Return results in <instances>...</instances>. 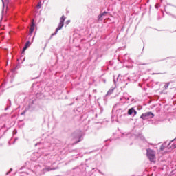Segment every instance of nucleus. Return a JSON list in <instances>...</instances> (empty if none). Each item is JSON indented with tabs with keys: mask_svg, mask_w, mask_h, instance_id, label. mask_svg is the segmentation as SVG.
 Segmentation results:
<instances>
[{
	"mask_svg": "<svg viewBox=\"0 0 176 176\" xmlns=\"http://www.w3.org/2000/svg\"><path fill=\"white\" fill-rule=\"evenodd\" d=\"M91 163H94V158L91 157L85 160V175L86 176H96V168L91 167Z\"/></svg>",
	"mask_w": 176,
	"mask_h": 176,
	"instance_id": "nucleus-1",
	"label": "nucleus"
},
{
	"mask_svg": "<svg viewBox=\"0 0 176 176\" xmlns=\"http://www.w3.org/2000/svg\"><path fill=\"white\" fill-rule=\"evenodd\" d=\"M27 102H28L27 109L30 112H32V111H35V109H36L39 105V102L38 99H36L35 98H34L32 95H30L29 96V99L27 101Z\"/></svg>",
	"mask_w": 176,
	"mask_h": 176,
	"instance_id": "nucleus-2",
	"label": "nucleus"
},
{
	"mask_svg": "<svg viewBox=\"0 0 176 176\" xmlns=\"http://www.w3.org/2000/svg\"><path fill=\"white\" fill-rule=\"evenodd\" d=\"M83 135H85V133L80 129H77L73 132L72 134V140L74 141L73 145H76V144H79V142L83 141Z\"/></svg>",
	"mask_w": 176,
	"mask_h": 176,
	"instance_id": "nucleus-3",
	"label": "nucleus"
},
{
	"mask_svg": "<svg viewBox=\"0 0 176 176\" xmlns=\"http://www.w3.org/2000/svg\"><path fill=\"white\" fill-rule=\"evenodd\" d=\"M29 99L30 96L28 97L25 93H22L18 95V96L16 98V102L18 104H23V105H25Z\"/></svg>",
	"mask_w": 176,
	"mask_h": 176,
	"instance_id": "nucleus-4",
	"label": "nucleus"
},
{
	"mask_svg": "<svg viewBox=\"0 0 176 176\" xmlns=\"http://www.w3.org/2000/svg\"><path fill=\"white\" fill-rule=\"evenodd\" d=\"M65 19H67V17L64 15H63L60 19V22L58 23V27L56 28L54 33H52L50 37V38L48 39V41H50V39H52V38H53V36H54V35H57V32H58L60 31V30H61L63 28V27H64V21H65Z\"/></svg>",
	"mask_w": 176,
	"mask_h": 176,
	"instance_id": "nucleus-5",
	"label": "nucleus"
},
{
	"mask_svg": "<svg viewBox=\"0 0 176 176\" xmlns=\"http://www.w3.org/2000/svg\"><path fill=\"white\" fill-rule=\"evenodd\" d=\"M65 19H67V17L64 15H63L60 19V22L58 23V27L56 28L54 33H52L50 37V38L48 39V41H50V39H52V38H53V36H54V35H57V32H58L60 31V30H61L63 28V27H64V21H65Z\"/></svg>",
	"mask_w": 176,
	"mask_h": 176,
	"instance_id": "nucleus-6",
	"label": "nucleus"
},
{
	"mask_svg": "<svg viewBox=\"0 0 176 176\" xmlns=\"http://www.w3.org/2000/svg\"><path fill=\"white\" fill-rule=\"evenodd\" d=\"M146 156L148 159L150 160V162H155L156 160V155H155V151L151 149V148H147L146 149Z\"/></svg>",
	"mask_w": 176,
	"mask_h": 176,
	"instance_id": "nucleus-7",
	"label": "nucleus"
},
{
	"mask_svg": "<svg viewBox=\"0 0 176 176\" xmlns=\"http://www.w3.org/2000/svg\"><path fill=\"white\" fill-rule=\"evenodd\" d=\"M155 114L152 111L146 112L140 116V119L142 120H149V119H153Z\"/></svg>",
	"mask_w": 176,
	"mask_h": 176,
	"instance_id": "nucleus-8",
	"label": "nucleus"
},
{
	"mask_svg": "<svg viewBox=\"0 0 176 176\" xmlns=\"http://www.w3.org/2000/svg\"><path fill=\"white\" fill-rule=\"evenodd\" d=\"M58 168V166H56V162L50 163V165L46 166L43 169L44 171H53L54 170H57Z\"/></svg>",
	"mask_w": 176,
	"mask_h": 176,
	"instance_id": "nucleus-9",
	"label": "nucleus"
},
{
	"mask_svg": "<svg viewBox=\"0 0 176 176\" xmlns=\"http://www.w3.org/2000/svg\"><path fill=\"white\" fill-rule=\"evenodd\" d=\"M121 134L122 138H129V140H135L137 138L135 135H132L131 133H122Z\"/></svg>",
	"mask_w": 176,
	"mask_h": 176,
	"instance_id": "nucleus-10",
	"label": "nucleus"
},
{
	"mask_svg": "<svg viewBox=\"0 0 176 176\" xmlns=\"http://www.w3.org/2000/svg\"><path fill=\"white\" fill-rule=\"evenodd\" d=\"M30 46H31V41H28L25 43V45H24V47H23V48L22 50V52H21V56H24V53H25V50H27V49H28Z\"/></svg>",
	"mask_w": 176,
	"mask_h": 176,
	"instance_id": "nucleus-11",
	"label": "nucleus"
},
{
	"mask_svg": "<svg viewBox=\"0 0 176 176\" xmlns=\"http://www.w3.org/2000/svg\"><path fill=\"white\" fill-rule=\"evenodd\" d=\"M128 115L131 116L133 115V116H135L137 115V110L134 109V107H132L128 110Z\"/></svg>",
	"mask_w": 176,
	"mask_h": 176,
	"instance_id": "nucleus-12",
	"label": "nucleus"
},
{
	"mask_svg": "<svg viewBox=\"0 0 176 176\" xmlns=\"http://www.w3.org/2000/svg\"><path fill=\"white\" fill-rule=\"evenodd\" d=\"M122 60L124 61V63H129L131 58H130V56L127 54H125L124 56H121Z\"/></svg>",
	"mask_w": 176,
	"mask_h": 176,
	"instance_id": "nucleus-13",
	"label": "nucleus"
},
{
	"mask_svg": "<svg viewBox=\"0 0 176 176\" xmlns=\"http://www.w3.org/2000/svg\"><path fill=\"white\" fill-rule=\"evenodd\" d=\"M126 102H127L126 99H124V98L122 96L120 98V102L116 104V107H118V105H124V104H126Z\"/></svg>",
	"mask_w": 176,
	"mask_h": 176,
	"instance_id": "nucleus-14",
	"label": "nucleus"
},
{
	"mask_svg": "<svg viewBox=\"0 0 176 176\" xmlns=\"http://www.w3.org/2000/svg\"><path fill=\"white\" fill-rule=\"evenodd\" d=\"M36 98L42 100L43 98H45V95L42 92L38 91L36 94Z\"/></svg>",
	"mask_w": 176,
	"mask_h": 176,
	"instance_id": "nucleus-15",
	"label": "nucleus"
},
{
	"mask_svg": "<svg viewBox=\"0 0 176 176\" xmlns=\"http://www.w3.org/2000/svg\"><path fill=\"white\" fill-rule=\"evenodd\" d=\"M36 26V25L35 24V23L33 22L30 27V31L29 35H32Z\"/></svg>",
	"mask_w": 176,
	"mask_h": 176,
	"instance_id": "nucleus-16",
	"label": "nucleus"
},
{
	"mask_svg": "<svg viewBox=\"0 0 176 176\" xmlns=\"http://www.w3.org/2000/svg\"><path fill=\"white\" fill-rule=\"evenodd\" d=\"M10 107H12V101L10 100V99H8L6 107L4 109V111H8V109H9Z\"/></svg>",
	"mask_w": 176,
	"mask_h": 176,
	"instance_id": "nucleus-17",
	"label": "nucleus"
},
{
	"mask_svg": "<svg viewBox=\"0 0 176 176\" xmlns=\"http://www.w3.org/2000/svg\"><path fill=\"white\" fill-rule=\"evenodd\" d=\"M122 97H123L127 101L130 100L131 98V96H129V94H127V92L124 93V95Z\"/></svg>",
	"mask_w": 176,
	"mask_h": 176,
	"instance_id": "nucleus-18",
	"label": "nucleus"
},
{
	"mask_svg": "<svg viewBox=\"0 0 176 176\" xmlns=\"http://www.w3.org/2000/svg\"><path fill=\"white\" fill-rule=\"evenodd\" d=\"M167 8H168L167 6H165V8H164V10H165L166 14H168L169 16H171V17H173V19H176V16L175 15L172 14L171 13H170V12L167 11Z\"/></svg>",
	"mask_w": 176,
	"mask_h": 176,
	"instance_id": "nucleus-19",
	"label": "nucleus"
},
{
	"mask_svg": "<svg viewBox=\"0 0 176 176\" xmlns=\"http://www.w3.org/2000/svg\"><path fill=\"white\" fill-rule=\"evenodd\" d=\"M138 138H140V140H141V141H143V142H146L145 137H144V135H142V134H139Z\"/></svg>",
	"mask_w": 176,
	"mask_h": 176,
	"instance_id": "nucleus-20",
	"label": "nucleus"
},
{
	"mask_svg": "<svg viewBox=\"0 0 176 176\" xmlns=\"http://www.w3.org/2000/svg\"><path fill=\"white\" fill-rule=\"evenodd\" d=\"M113 90H115V88H111L110 89L107 93L106 94V97H107V96H111V94H112V93H113Z\"/></svg>",
	"mask_w": 176,
	"mask_h": 176,
	"instance_id": "nucleus-21",
	"label": "nucleus"
},
{
	"mask_svg": "<svg viewBox=\"0 0 176 176\" xmlns=\"http://www.w3.org/2000/svg\"><path fill=\"white\" fill-rule=\"evenodd\" d=\"M104 56V54L99 53L96 55V61H98V58H101Z\"/></svg>",
	"mask_w": 176,
	"mask_h": 176,
	"instance_id": "nucleus-22",
	"label": "nucleus"
},
{
	"mask_svg": "<svg viewBox=\"0 0 176 176\" xmlns=\"http://www.w3.org/2000/svg\"><path fill=\"white\" fill-rule=\"evenodd\" d=\"M104 17L103 15H102V14L100 13L98 16V21H102V20H104Z\"/></svg>",
	"mask_w": 176,
	"mask_h": 176,
	"instance_id": "nucleus-23",
	"label": "nucleus"
},
{
	"mask_svg": "<svg viewBox=\"0 0 176 176\" xmlns=\"http://www.w3.org/2000/svg\"><path fill=\"white\" fill-rule=\"evenodd\" d=\"M118 80H119V76H118L116 78H115V76L113 77V82L114 85H116V83H118Z\"/></svg>",
	"mask_w": 176,
	"mask_h": 176,
	"instance_id": "nucleus-24",
	"label": "nucleus"
},
{
	"mask_svg": "<svg viewBox=\"0 0 176 176\" xmlns=\"http://www.w3.org/2000/svg\"><path fill=\"white\" fill-rule=\"evenodd\" d=\"M164 149H166V146H164V144H162L160 148V151H164Z\"/></svg>",
	"mask_w": 176,
	"mask_h": 176,
	"instance_id": "nucleus-25",
	"label": "nucleus"
},
{
	"mask_svg": "<svg viewBox=\"0 0 176 176\" xmlns=\"http://www.w3.org/2000/svg\"><path fill=\"white\" fill-rule=\"evenodd\" d=\"M170 85V83L166 84L164 86V90H167V89H168V85Z\"/></svg>",
	"mask_w": 176,
	"mask_h": 176,
	"instance_id": "nucleus-26",
	"label": "nucleus"
},
{
	"mask_svg": "<svg viewBox=\"0 0 176 176\" xmlns=\"http://www.w3.org/2000/svg\"><path fill=\"white\" fill-rule=\"evenodd\" d=\"M102 16H107L108 14V12L104 11L103 12L100 13Z\"/></svg>",
	"mask_w": 176,
	"mask_h": 176,
	"instance_id": "nucleus-27",
	"label": "nucleus"
},
{
	"mask_svg": "<svg viewBox=\"0 0 176 176\" xmlns=\"http://www.w3.org/2000/svg\"><path fill=\"white\" fill-rule=\"evenodd\" d=\"M12 171H13V168H11L10 170L6 173V175H9V174L12 173Z\"/></svg>",
	"mask_w": 176,
	"mask_h": 176,
	"instance_id": "nucleus-28",
	"label": "nucleus"
},
{
	"mask_svg": "<svg viewBox=\"0 0 176 176\" xmlns=\"http://www.w3.org/2000/svg\"><path fill=\"white\" fill-rule=\"evenodd\" d=\"M12 134L13 135H16V134H17V129H14Z\"/></svg>",
	"mask_w": 176,
	"mask_h": 176,
	"instance_id": "nucleus-29",
	"label": "nucleus"
},
{
	"mask_svg": "<svg viewBox=\"0 0 176 176\" xmlns=\"http://www.w3.org/2000/svg\"><path fill=\"white\" fill-rule=\"evenodd\" d=\"M38 145H41L42 146V142H39L38 143H36L34 146H38Z\"/></svg>",
	"mask_w": 176,
	"mask_h": 176,
	"instance_id": "nucleus-30",
	"label": "nucleus"
},
{
	"mask_svg": "<svg viewBox=\"0 0 176 176\" xmlns=\"http://www.w3.org/2000/svg\"><path fill=\"white\" fill-rule=\"evenodd\" d=\"M25 112H27V110H24L21 113V116H23V115H25Z\"/></svg>",
	"mask_w": 176,
	"mask_h": 176,
	"instance_id": "nucleus-31",
	"label": "nucleus"
},
{
	"mask_svg": "<svg viewBox=\"0 0 176 176\" xmlns=\"http://www.w3.org/2000/svg\"><path fill=\"white\" fill-rule=\"evenodd\" d=\"M49 43V41H47L45 45V47H44V49H46V47L47 46V44Z\"/></svg>",
	"mask_w": 176,
	"mask_h": 176,
	"instance_id": "nucleus-32",
	"label": "nucleus"
},
{
	"mask_svg": "<svg viewBox=\"0 0 176 176\" xmlns=\"http://www.w3.org/2000/svg\"><path fill=\"white\" fill-rule=\"evenodd\" d=\"M74 104H75V102L70 103L69 105V107H72V105H74Z\"/></svg>",
	"mask_w": 176,
	"mask_h": 176,
	"instance_id": "nucleus-33",
	"label": "nucleus"
},
{
	"mask_svg": "<svg viewBox=\"0 0 176 176\" xmlns=\"http://www.w3.org/2000/svg\"><path fill=\"white\" fill-rule=\"evenodd\" d=\"M2 1V3H3V8H5V1H3V0H1Z\"/></svg>",
	"mask_w": 176,
	"mask_h": 176,
	"instance_id": "nucleus-34",
	"label": "nucleus"
},
{
	"mask_svg": "<svg viewBox=\"0 0 176 176\" xmlns=\"http://www.w3.org/2000/svg\"><path fill=\"white\" fill-rule=\"evenodd\" d=\"M17 140H19V138H16L13 142V144H15L16 141H17Z\"/></svg>",
	"mask_w": 176,
	"mask_h": 176,
	"instance_id": "nucleus-35",
	"label": "nucleus"
},
{
	"mask_svg": "<svg viewBox=\"0 0 176 176\" xmlns=\"http://www.w3.org/2000/svg\"><path fill=\"white\" fill-rule=\"evenodd\" d=\"M139 87L142 88V84L139 83Z\"/></svg>",
	"mask_w": 176,
	"mask_h": 176,
	"instance_id": "nucleus-36",
	"label": "nucleus"
},
{
	"mask_svg": "<svg viewBox=\"0 0 176 176\" xmlns=\"http://www.w3.org/2000/svg\"><path fill=\"white\" fill-rule=\"evenodd\" d=\"M38 9H41V3L38 6Z\"/></svg>",
	"mask_w": 176,
	"mask_h": 176,
	"instance_id": "nucleus-37",
	"label": "nucleus"
},
{
	"mask_svg": "<svg viewBox=\"0 0 176 176\" xmlns=\"http://www.w3.org/2000/svg\"><path fill=\"white\" fill-rule=\"evenodd\" d=\"M70 21H71L68 20V21H67L66 23L68 24V23H70Z\"/></svg>",
	"mask_w": 176,
	"mask_h": 176,
	"instance_id": "nucleus-38",
	"label": "nucleus"
},
{
	"mask_svg": "<svg viewBox=\"0 0 176 176\" xmlns=\"http://www.w3.org/2000/svg\"><path fill=\"white\" fill-rule=\"evenodd\" d=\"M29 67H34V65L30 64V65H29Z\"/></svg>",
	"mask_w": 176,
	"mask_h": 176,
	"instance_id": "nucleus-39",
	"label": "nucleus"
},
{
	"mask_svg": "<svg viewBox=\"0 0 176 176\" xmlns=\"http://www.w3.org/2000/svg\"><path fill=\"white\" fill-rule=\"evenodd\" d=\"M24 61H25V58H24V59L22 60V63H24Z\"/></svg>",
	"mask_w": 176,
	"mask_h": 176,
	"instance_id": "nucleus-40",
	"label": "nucleus"
},
{
	"mask_svg": "<svg viewBox=\"0 0 176 176\" xmlns=\"http://www.w3.org/2000/svg\"><path fill=\"white\" fill-rule=\"evenodd\" d=\"M75 100L76 101H78V100H79V97H77Z\"/></svg>",
	"mask_w": 176,
	"mask_h": 176,
	"instance_id": "nucleus-41",
	"label": "nucleus"
},
{
	"mask_svg": "<svg viewBox=\"0 0 176 176\" xmlns=\"http://www.w3.org/2000/svg\"><path fill=\"white\" fill-rule=\"evenodd\" d=\"M131 102H133V101H134V98H131Z\"/></svg>",
	"mask_w": 176,
	"mask_h": 176,
	"instance_id": "nucleus-42",
	"label": "nucleus"
},
{
	"mask_svg": "<svg viewBox=\"0 0 176 176\" xmlns=\"http://www.w3.org/2000/svg\"><path fill=\"white\" fill-rule=\"evenodd\" d=\"M65 98V100H68V97H67V96Z\"/></svg>",
	"mask_w": 176,
	"mask_h": 176,
	"instance_id": "nucleus-43",
	"label": "nucleus"
},
{
	"mask_svg": "<svg viewBox=\"0 0 176 176\" xmlns=\"http://www.w3.org/2000/svg\"><path fill=\"white\" fill-rule=\"evenodd\" d=\"M92 152H97V150H94Z\"/></svg>",
	"mask_w": 176,
	"mask_h": 176,
	"instance_id": "nucleus-44",
	"label": "nucleus"
},
{
	"mask_svg": "<svg viewBox=\"0 0 176 176\" xmlns=\"http://www.w3.org/2000/svg\"><path fill=\"white\" fill-rule=\"evenodd\" d=\"M123 116H127V114H124Z\"/></svg>",
	"mask_w": 176,
	"mask_h": 176,
	"instance_id": "nucleus-45",
	"label": "nucleus"
},
{
	"mask_svg": "<svg viewBox=\"0 0 176 176\" xmlns=\"http://www.w3.org/2000/svg\"><path fill=\"white\" fill-rule=\"evenodd\" d=\"M3 127H6V124H4V125L3 126Z\"/></svg>",
	"mask_w": 176,
	"mask_h": 176,
	"instance_id": "nucleus-46",
	"label": "nucleus"
},
{
	"mask_svg": "<svg viewBox=\"0 0 176 176\" xmlns=\"http://www.w3.org/2000/svg\"><path fill=\"white\" fill-rule=\"evenodd\" d=\"M144 47H143V48H142V52H144Z\"/></svg>",
	"mask_w": 176,
	"mask_h": 176,
	"instance_id": "nucleus-47",
	"label": "nucleus"
},
{
	"mask_svg": "<svg viewBox=\"0 0 176 176\" xmlns=\"http://www.w3.org/2000/svg\"><path fill=\"white\" fill-rule=\"evenodd\" d=\"M164 59L160 60V61H163Z\"/></svg>",
	"mask_w": 176,
	"mask_h": 176,
	"instance_id": "nucleus-48",
	"label": "nucleus"
},
{
	"mask_svg": "<svg viewBox=\"0 0 176 176\" xmlns=\"http://www.w3.org/2000/svg\"><path fill=\"white\" fill-rule=\"evenodd\" d=\"M96 116V118H97L98 115H97V114H96V116Z\"/></svg>",
	"mask_w": 176,
	"mask_h": 176,
	"instance_id": "nucleus-49",
	"label": "nucleus"
},
{
	"mask_svg": "<svg viewBox=\"0 0 176 176\" xmlns=\"http://www.w3.org/2000/svg\"><path fill=\"white\" fill-rule=\"evenodd\" d=\"M130 145H133V142H131V143L130 144Z\"/></svg>",
	"mask_w": 176,
	"mask_h": 176,
	"instance_id": "nucleus-50",
	"label": "nucleus"
},
{
	"mask_svg": "<svg viewBox=\"0 0 176 176\" xmlns=\"http://www.w3.org/2000/svg\"><path fill=\"white\" fill-rule=\"evenodd\" d=\"M168 6L169 5V6H171V4H167Z\"/></svg>",
	"mask_w": 176,
	"mask_h": 176,
	"instance_id": "nucleus-51",
	"label": "nucleus"
},
{
	"mask_svg": "<svg viewBox=\"0 0 176 176\" xmlns=\"http://www.w3.org/2000/svg\"><path fill=\"white\" fill-rule=\"evenodd\" d=\"M108 12H109V8L107 9Z\"/></svg>",
	"mask_w": 176,
	"mask_h": 176,
	"instance_id": "nucleus-52",
	"label": "nucleus"
},
{
	"mask_svg": "<svg viewBox=\"0 0 176 176\" xmlns=\"http://www.w3.org/2000/svg\"><path fill=\"white\" fill-rule=\"evenodd\" d=\"M81 166H83V163L81 164Z\"/></svg>",
	"mask_w": 176,
	"mask_h": 176,
	"instance_id": "nucleus-53",
	"label": "nucleus"
},
{
	"mask_svg": "<svg viewBox=\"0 0 176 176\" xmlns=\"http://www.w3.org/2000/svg\"><path fill=\"white\" fill-rule=\"evenodd\" d=\"M143 90H145V88H144Z\"/></svg>",
	"mask_w": 176,
	"mask_h": 176,
	"instance_id": "nucleus-54",
	"label": "nucleus"
},
{
	"mask_svg": "<svg viewBox=\"0 0 176 176\" xmlns=\"http://www.w3.org/2000/svg\"><path fill=\"white\" fill-rule=\"evenodd\" d=\"M101 112H102V109H101Z\"/></svg>",
	"mask_w": 176,
	"mask_h": 176,
	"instance_id": "nucleus-55",
	"label": "nucleus"
},
{
	"mask_svg": "<svg viewBox=\"0 0 176 176\" xmlns=\"http://www.w3.org/2000/svg\"><path fill=\"white\" fill-rule=\"evenodd\" d=\"M175 32H176V30L175 31Z\"/></svg>",
	"mask_w": 176,
	"mask_h": 176,
	"instance_id": "nucleus-56",
	"label": "nucleus"
}]
</instances>
